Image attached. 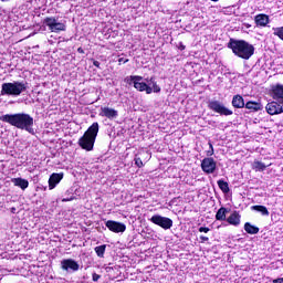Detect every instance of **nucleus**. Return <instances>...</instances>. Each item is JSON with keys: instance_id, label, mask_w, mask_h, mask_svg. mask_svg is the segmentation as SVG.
Listing matches in <instances>:
<instances>
[{"instance_id": "1", "label": "nucleus", "mask_w": 283, "mask_h": 283, "mask_svg": "<svg viewBox=\"0 0 283 283\" xmlns=\"http://www.w3.org/2000/svg\"><path fill=\"white\" fill-rule=\"evenodd\" d=\"M0 120L2 123H9L13 127L18 129H24V132H29V134H34V118L30 116V114L18 113V114H7L0 116Z\"/></svg>"}, {"instance_id": "2", "label": "nucleus", "mask_w": 283, "mask_h": 283, "mask_svg": "<svg viewBox=\"0 0 283 283\" xmlns=\"http://www.w3.org/2000/svg\"><path fill=\"white\" fill-rule=\"evenodd\" d=\"M228 48L232 50L235 56L244 61H249L255 54V48L244 40L230 39Z\"/></svg>"}, {"instance_id": "3", "label": "nucleus", "mask_w": 283, "mask_h": 283, "mask_svg": "<svg viewBox=\"0 0 283 283\" xmlns=\"http://www.w3.org/2000/svg\"><path fill=\"white\" fill-rule=\"evenodd\" d=\"M98 122L93 123L84 135L78 139V145L82 149L86 151H92L94 149V144L96 143V136H98Z\"/></svg>"}, {"instance_id": "4", "label": "nucleus", "mask_w": 283, "mask_h": 283, "mask_svg": "<svg viewBox=\"0 0 283 283\" xmlns=\"http://www.w3.org/2000/svg\"><path fill=\"white\" fill-rule=\"evenodd\" d=\"M28 92V83L23 81H13L1 85V96H21Z\"/></svg>"}, {"instance_id": "5", "label": "nucleus", "mask_w": 283, "mask_h": 283, "mask_svg": "<svg viewBox=\"0 0 283 283\" xmlns=\"http://www.w3.org/2000/svg\"><path fill=\"white\" fill-rule=\"evenodd\" d=\"M147 83L136 81L134 84V87L138 92H146V94H151V92H155V94H158L160 92V86H158L154 77H150V80H147Z\"/></svg>"}, {"instance_id": "6", "label": "nucleus", "mask_w": 283, "mask_h": 283, "mask_svg": "<svg viewBox=\"0 0 283 283\" xmlns=\"http://www.w3.org/2000/svg\"><path fill=\"white\" fill-rule=\"evenodd\" d=\"M208 108L220 116H233V111L229 109L218 99H211L208 102Z\"/></svg>"}, {"instance_id": "7", "label": "nucleus", "mask_w": 283, "mask_h": 283, "mask_svg": "<svg viewBox=\"0 0 283 283\" xmlns=\"http://www.w3.org/2000/svg\"><path fill=\"white\" fill-rule=\"evenodd\" d=\"M43 23L44 25H46V28H49L51 32H55L56 34H59V32H65V30H67L65 23L59 22L54 17L45 18Z\"/></svg>"}, {"instance_id": "8", "label": "nucleus", "mask_w": 283, "mask_h": 283, "mask_svg": "<svg viewBox=\"0 0 283 283\" xmlns=\"http://www.w3.org/2000/svg\"><path fill=\"white\" fill-rule=\"evenodd\" d=\"M149 220L153 222V224H157V227L165 229V231L174 227V220L160 214H154Z\"/></svg>"}, {"instance_id": "9", "label": "nucleus", "mask_w": 283, "mask_h": 283, "mask_svg": "<svg viewBox=\"0 0 283 283\" xmlns=\"http://www.w3.org/2000/svg\"><path fill=\"white\" fill-rule=\"evenodd\" d=\"M61 269L67 273H76L81 269V265L74 259H64L61 261Z\"/></svg>"}, {"instance_id": "10", "label": "nucleus", "mask_w": 283, "mask_h": 283, "mask_svg": "<svg viewBox=\"0 0 283 283\" xmlns=\"http://www.w3.org/2000/svg\"><path fill=\"white\" fill-rule=\"evenodd\" d=\"M217 167L218 164L216 163V159H213L212 157H206L201 161V169L205 174H214Z\"/></svg>"}, {"instance_id": "11", "label": "nucleus", "mask_w": 283, "mask_h": 283, "mask_svg": "<svg viewBox=\"0 0 283 283\" xmlns=\"http://www.w3.org/2000/svg\"><path fill=\"white\" fill-rule=\"evenodd\" d=\"M105 224L107 229H109L113 233H125L127 229V226H125V223H120L114 220H108Z\"/></svg>"}, {"instance_id": "12", "label": "nucleus", "mask_w": 283, "mask_h": 283, "mask_svg": "<svg viewBox=\"0 0 283 283\" xmlns=\"http://www.w3.org/2000/svg\"><path fill=\"white\" fill-rule=\"evenodd\" d=\"M265 109L268 114H270V116H276L277 114H283V106L277 101L268 103L265 106Z\"/></svg>"}, {"instance_id": "13", "label": "nucleus", "mask_w": 283, "mask_h": 283, "mask_svg": "<svg viewBox=\"0 0 283 283\" xmlns=\"http://www.w3.org/2000/svg\"><path fill=\"white\" fill-rule=\"evenodd\" d=\"M99 116L108 118V120H116V118H118V111L111 107H102Z\"/></svg>"}, {"instance_id": "14", "label": "nucleus", "mask_w": 283, "mask_h": 283, "mask_svg": "<svg viewBox=\"0 0 283 283\" xmlns=\"http://www.w3.org/2000/svg\"><path fill=\"white\" fill-rule=\"evenodd\" d=\"M254 22L256 23L258 27L260 28H266V25H269V23L271 22V20L269 19V15L264 14V13H260L256 14L254 17Z\"/></svg>"}, {"instance_id": "15", "label": "nucleus", "mask_w": 283, "mask_h": 283, "mask_svg": "<svg viewBox=\"0 0 283 283\" xmlns=\"http://www.w3.org/2000/svg\"><path fill=\"white\" fill-rule=\"evenodd\" d=\"M63 180V172L56 174L53 172L49 178V189L52 190Z\"/></svg>"}, {"instance_id": "16", "label": "nucleus", "mask_w": 283, "mask_h": 283, "mask_svg": "<svg viewBox=\"0 0 283 283\" xmlns=\"http://www.w3.org/2000/svg\"><path fill=\"white\" fill-rule=\"evenodd\" d=\"M273 98L283 106V85H276L272 90Z\"/></svg>"}, {"instance_id": "17", "label": "nucleus", "mask_w": 283, "mask_h": 283, "mask_svg": "<svg viewBox=\"0 0 283 283\" xmlns=\"http://www.w3.org/2000/svg\"><path fill=\"white\" fill-rule=\"evenodd\" d=\"M241 216L240 212L233 211L228 218L227 222H229L232 227H240L241 222Z\"/></svg>"}, {"instance_id": "18", "label": "nucleus", "mask_w": 283, "mask_h": 283, "mask_svg": "<svg viewBox=\"0 0 283 283\" xmlns=\"http://www.w3.org/2000/svg\"><path fill=\"white\" fill-rule=\"evenodd\" d=\"M11 182L15 187H20V189H22L23 191H24V189H28V187H30V182L23 178H13V179H11Z\"/></svg>"}, {"instance_id": "19", "label": "nucleus", "mask_w": 283, "mask_h": 283, "mask_svg": "<svg viewBox=\"0 0 283 283\" xmlns=\"http://www.w3.org/2000/svg\"><path fill=\"white\" fill-rule=\"evenodd\" d=\"M232 106L235 107V109H242V107H245L247 104H244V97L241 95H234L232 98Z\"/></svg>"}, {"instance_id": "20", "label": "nucleus", "mask_w": 283, "mask_h": 283, "mask_svg": "<svg viewBox=\"0 0 283 283\" xmlns=\"http://www.w3.org/2000/svg\"><path fill=\"white\" fill-rule=\"evenodd\" d=\"M245 109H251V112H262L263 106L261 103L250 101L245 104Z\"/></svg>"}, {"instance_id": "21", "label": "nucleus", "mask_w": 283, "mask_h": 283, "mask_svg": "<svg viewBox=\"0 0 283 283\" xmlns=\"http://www.w3.org/2000/svg\"><path fill=\"white\" fill-rule=\"evenodd\" d=\"M244 231H247L250 235H255L260 233V228L251 224L250 222H245Z\"/></svg>"}, {"instance_id": "22", "label": "nucleus", "mask_w": 283, "mask_h": 283, "mask_svg": "<svg viewBox=\"0 0 283 283\" xmlns=\"http://www.w3.org/2000/svg\"><path fill=\"white\" fill-rule=\"evenodd\" d=\"M251 211H258V213L265 217L270 216L269 209L265 206H252Z\"/></svg>"}, {"instance_id": "23", "label": "nucleus", "mask_w": 283, "mask_h": 283, "mask_svg": "<svg viewBox=\"0 0 283 283\" xmlns=\"http://www.w3.org/2000/svg\"><path fill=\"white\" fill-rule=\"evenodd\" d=\"M229 212V210L224 207H221L218 211H217V214H216V220H219V221H224L227 220V213Z\"/></svg>"}, {"instance_id": "24", "label": "nucleus", "mask_w": 283, "mask_h": 283, "mask_svg": "<svg viewBox=\"0 0 283 283\" xmlns=\"http://www.w3.org/2000/svg\"><path fill=\"white\" fill-rule=\"evenodd\" d=\"M124 81L128 85H135L136 81H143V76H140V75H130V76H126Z\"/></svg>"}, {"instance_id": "25", "label": "nucleus", "mask_w": 283, "mask_h": 283, "mask_svg": "<svg viewBox=\"0 0 283 283\" xmlns=\"http://www.w3.org/2000/svg\"><path fill=\"white\" fill-rule=\"evenodd\" d=\"M217 185H218L219 189H221V191H222L223 193H229V191H230V189H229V182H227V181L220 179V180L217 181Z\"/></svg>"}, {"instance_id": "26", "label": "nucleus", "mask_w": 283, "mask_h": 283, "mask_svg": "<svg viewBox=\"0 0 283 283\" xmlns=\"http://www.w3.org/2000/svg\"><path fill=\"white\" fill-rule=\"evenodd\" d=\"M252 167L255 169V171H264L268 166L262 161H254Z\"/></svg>"}, {"instance_id": "27", "label": "nucleus", "mask_w": 283, "mask_h": 283, "mask_svg": "<svg viewBox=\"0 0 283 283\" xmlns=\"http://www.w3.org/2000/svg\"><path fill=\"white\" fill-rule=\"evenodd\" d=\"M106 249H107V245H105V244L96 247L95 253H96L97 258H104Z\"/></svg>"}, {"instance_id": "28", "label": "nucleus", "mask_w": 283, "mask_h": 283, "mask_svg": "<svg viewBox=\"0 0 283 283\" xmlns=\"http://www.w3.org/2000/svg\"><path fill=\"white\" fill-rule=\"evenodd\" d=\"M135 165L137 166V167H143V159H140L139 157H136L135 158Z\"/></svg>"}, {"instance_id": "29", "label": "nucleus", "mask_w": 283, "mask_h": 283, "mask_svg": "<svg viewBox=\"0 0 283 283\" xmlns=\"http://www.w3.org/2000/svg\"><path fill=\"white\" fill-rule=\"evenodd\" d=\"M209 147L211 150H208L207 156H213V144L209 143Z\"/></svg>"}, {"instance_id": "30", "label": "nucleus", "mask_w": 283, "mask_h": 283, "mask_svg": "<svg viewBox=\"0 0 283 283\" xmlns=\"http://www.w3.org/2000/svg\"><path fill=\"white\" fill-rule=\"evenodd\" d=\"M210 229L209 228H206V227H200L199 228V232L200 233H209Z\"/></svg>"}, {"instance_id": "31", "label": "nucleus", "mask_w": 283, "mask_h": 283, "mask_svg": "<svg viewBox=\"0 0 283 283\" xmlns=\"http://www.w3.org/2000/svg\"><path fill=\"white\" fill-rule=\"evenodd\" d=\"M101 277V275L99 274H97V273H93L92 274V280H93V282H98V279Z\"/></svg>"}, {"instance_id": "32", "label": "nucleus", "mask_w": 283, "mask_h": 283, "mask_svg": "<svg viewBox=\"0 0 283 283\" xmlns=\"http://www.w3.org/2000/svg\"><path fill=\"white\" fill-rule=\"evenodd\" d=\"M200 240L201 242H209V237L201 235Z\"/></svg>"}, {"instance_id": "33", "label": "nucleus", "mask_w": 283, "mask_h": 283, "mask_svg": "<svg viewBox=\"0 0 283 283\" xmlns=\"http://www.w3.org/2000/svg\"><path fill=\"white\" fill-rule=\"evenodd\" d=\"M93 65H94L95 67L101 69V62H98V61H94V62H93Z\"/></svg>"}, {"instance_id": "34", "label": "nucleus", "mask_w": 283, "mask_h": 283, "mask_svg": "<svg viewBox=\"0 0 283 283\" xmlns=\"http://www.w3.org/2000/svg\"><path fill=\"white\" fill-rule=\"evenodd\" d=\"M273 283H283V277H279L273 280Z\"/></svg>"}, {"instance_id": "35", "label": "nucleus", "mask_w": 283, "mask_h": 283, "mask_svg": "<svg viewBox=\"0 0 283 283\" xmlns=\"http://www.w3.org/2000/svg\"><path fill=\"white\" fill-rule=\"evenodd\" d=\"M77 52H78V54H85V50H83V48H78Z\"/></svg>"}, {"instance_id": "36", "label": "nucleus", "mask_w": 283, "mask_h": 283, "mask_svg": "<svg viewBox=\"0 0 283 283\" xmlns=\"http://www.w3.org/2000/svg\"><path fill=\"white\" fill-rule=\"evenodd\" d=\"M11 213H17V208H11Z\"/></svg>"}, {"instance_id": "37", "label": "nucleus", "mask_w": 283, "mask_h": 283, "mask_svg": "<svg viewBox=\"0 0 283 283\" xmlns=\"http://www.w3.org/2000/svg\"><path fill=\"white\" fill-rule=\"evenodd\" d=\"M179 50H185V45L180 44Z\"/></svg>"}, {"instance_id": "38", "label": "nucleus", "mask_w": 283, "mask_h": 283, "mask_svg": "<svg viewBox=\"0 0 283 283\" xmlns=\"http://www.w3.org/2000/svg\"><path fill=\"white\" fill-rule=\"evenodd\" d=\"M0 1H2V3H8V1H10V0H0Z\"/></svg>"}, {"instance_id": "39", "label": "nucleus", "mask_w": 283, "mask_h": 283, "mask_svg": "<svg viewBox=\"0 0 283 283\" xmlns=\"http://www.w3.org/2000/svg\"><path fill=\"white\" fill-rule=\"evenodd\" d=\"M62 202H67V199H63Z\"/></svg>"}, {"instance_id": "40", "label": "nucleus", "mask_w": 283, "mask_h": 283, "mask_svg": "<svg viewBox=\"0 0 283 283\" xmlns=\"http://www.w3.org/2000/svg\"><path fill=\"white\" fill-rule=\"evenodd\" d=\"M211 1H214V2H217L218 0H211Z\"/></svg>"}, {"instance_id": "41", "label": "nucleus", "mask_w": 283, "mask_h": 283, "mask_svg": "<svg viewBox=\"0 0 283 283\" xmlns=\"http://www.w3.org/2000/svg\"><path fill=\"white\" fill-rule=\"evenodd\" d=\"M119 61H122V62H123V60H120V59H119Z\"/></svg>"}, {"instance_id": "42", "label": "nucleus", "mask_w": 283, "mask_h": 283, "mask_svg": "<svg viewBox=\"0 0 283 283\" xmlns=\"http://www.w3.org/2000/svg\"><path fill=\"white\" fill-rule=\"evenodd\" d=\"M119 61H122V62H123V60H120V59H119Z\"/></svg>"}]
</instances>
